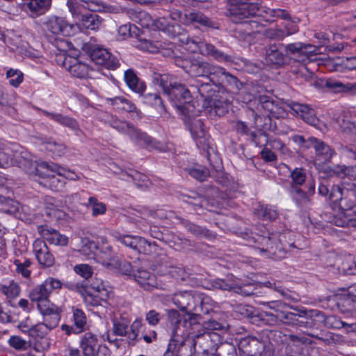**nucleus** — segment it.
<instances>
[{
  "instance_id": "1",
  "label": "nucleus",
  "mask_w": 356,
  "mask_h": 356,
  "mask_svg": "<svg viewBox=\"0 0 356 356\" xmlns=\"http://www.w3.org/2000/svg\"><path fill=\"white\" fill-rule=\"evenodd\" d=\"M318 193L323 196L329 194L330 200L339 207V213L330 220L332 224L339 227H356V184H348L342 188L334 185L330 193L327 186L320 184Z\"/></svg>"
},
{
  "instance_id": "2",
  "label": "nucleus",
  "mask_w": 356,
  "mask_h": 356,
  "mask_svg": "<svg viewBox=\"0 0 356 356\" xmlns=\"http://www.w3.org/2000/svg\"><path fill=\"white\" fill-rule=\"evenodd\" d=\"M172 77L168 74H156L154 81L162 88L173 106L181 113H190L194 105L191 104V95L189 90L183 84L172 82Z\"/></svg>"
},
{
  "instance_id": "3",
  "label": "nucleus",
  "mask_w": 356,
  "mask_h": 356,
  "mask_svg": "<svg viewBox=\"0 0 356 356\" xmlns=\"http://www.w3.org/2000/svg\"><path fill=\"white\" fill-rule=\"evenodd\" d=\"M31 301L36 305V307L42 315L46 329L51 330L56 327L60 320L62 309L53 303L46 293L42 284L33 288L29 294Z\"/></svg>"
},
{
  "instance_id": "4",
  "label": "nucleus",
  "mask_w": 356,
  "mask_h": 356,
  "mask_svg": "<svg viewBox=\"0 0 356 356\" xmlns=\"http://www.w3.org/2000/svg\"><path fill=\"white\" fill-rule=\"evenodd\" d=\"M228 15L233 17L232 20L236 23H246L243 19L256 15L263 17L266 22H273L274 19H269L270 13L268 10H275L266 7H259L256 3L250 0H227Z\"/></svg>"
},
{
  "instance_id": "5",
  "label": "nucleus",
  "mask_w": 356,
  "mask_h": 356,
  "mask_svg": "<svg viewBox=\"0 0 356 356\" xmlns=\"http://www.w3.org/2000/svg\"><path fill=\"white\" fill-rule=\"evenodd\" d=\"M289 178L290 192L293 200L300 205L308 202L315 193L314 181L307 180L305 170L300 168L292 170Z\"/></svg>"
},
{
  "instance_id": "6",
  "label": "nucleus",
  "mask_w": 356,
  "mask_h": 356,
  "mask_svg": "<svg viewBox=\"0 0 356 356\" xmlns=\"http://www.w3.org/2000/svg\"><path fill=\"white\" fill-rule=\"evenodd\" d=\"M106 122L119 132L128 135L131 140L139 145H152L161 152H166L170 149V147L161 144V142L153 140L145 133L142 132L127 121L122 120L115 116H111Z\"/></svg>"
},
{
  "instance_id": "7",
  "label": "nucleus",
  "mask_w": 356,
  "mask_h": 356,
  "mask_svg": "<svg viewBox=\"0 0 356 356\" xmlns=\"http://www.w3.org/2000/svg\"><path fill=\"white\" fill-rule=\"evenodd\" d=\"M19 330L29 337L30 346L36 352L47 350L51 346V341L47 337V332L44 330V320L38 324H34L29 318L20 321L17 325Z\"/></svg>"
},
{
  "instance_id": "8",
  "label": "nucleus",
  "mask_w": 356,
  "mask_h": 356,
  "mask_svg": "<svg viewBox=\"0 0 356 356\" xmlns=\"http://www.w3.org/2000/svg\"><path fill=\"white\" fill-rule=\"evenodd\" d=\"M179 40L186 45V48L191 52H199L203 56H211L220 63H234V58L232 56L225 54L210 43L203 42L197 37L190 38L183 35Z\"/></svg>"
},
{
  "instance_id": "9",
  "label": "nucleus",
  "mask_w": 356,
  "mask_h": 356,
  "mask_svg": "<svg viewBox=\"0 0 356 356\" xmlns=\"http://www.w3.org/2000/svg\"><path fill=\"white\" fill-rule=\"evenodd\" d=\"M67 6L73 19L79 21L74 24L76 33L77 31H97L101 26L102 19L95 13L84 14L83 10H81V3L78 0H67Z\"/></svg>"
},
{
  "instance_id": "10",
  "label": "nucleus",
  "mask_w": 356,
  "mask_h": 356,
  "mask_svg": "<svg viewBox=\"0 0 356 356\" xmlns=\"http://www.w3.org/2000/svg\"><path fill=\"white\" fill-rule=\"evenodd\" d=\"M184 120L187 124L191 136L199 148L206 149L209 146V136L207 134L203 122L201 119L196 118L194 108L190 113L185 112Z\"/></svg>"
},
{
  "instance_id": "11",
  "label": "nucleus",
  "mask_w": 356,
  "mask_h": 356,
  "mask_svg": "<svg viewBox=\"0 0 356 356\" xmlns=\"http://www.w3.org/2000/svg\"><path fill=\"white\" fill-rule=\"evenodd\" d=\"M201 316L199 314L186 312L183 316L182 332L187 337L193 341V346H195L196 339L204 334L203 323H201Z\"/></svg>"
},
{
  "instance_id": "12",
  "label": "nucleus",
  "mask_w": 356,
  "mask_h": 356,
  "mask_svg": "<svg viewBox=\"0 0 356 356\" xmlns=\"http://www.w3.org/2000/svg\"><path fill=\"white\" fill-rule=\"evenodd\" d=\"M44 24L46 31L56 36H71L76 33L75 25L62 17L49 16Z\"/></svg>"
},
{
  "instance_id": "13",
  "label": "nucleus",
  "mask_w": 356,
  "mask_h": 356,
  "mask_svg": "<svg viewBox=\"0 0 356 356\" xmlns=\"http://www.w3.org/2000/svg\"><path fill=\"white\" fill-rule=\"evenodd\" d=\"M113 236L125 246L129 247L139 253L149 254L152 252V245L140 236L124 235L118 232H113Z\"/></svg>"
},
{
  "instance_id": "14",
  "label": "nucleus",
  "mask_w": 356,
  "mask_h": 356,
  "mask_svg": "<svg viewBox=\"0 0 356 356\" xmlns=\"http://www.w3.org/2000/svg\"><path fill=\"white\" fill-rule=\"evenodd\" d=\"M91 60L96 65H102L108 70L117 69L120 63L119 60L111 55L106 49L99 46L92 47L90 51Z\"/></svg>"
},
{
  "instance_id": "15",
  "label": "nucleus",
  "mask_w": 356,
  "mask_h": 356,
  "mask_svg": "<svg viewBox=\"0 0 356 356\" xmlns=\"http://www.w3.org/2000/svg\"><path fill=\"white\" fill-rule=\"evenodd\" d=\"M99 250L95 253V259L97 262L109 268H116L118 260L115 257L111 245L108 243V240L104 236L99 237Z\"/></svg>"
},
{
  "instance_id": "16",
  "label": "nucleus",
  "mask_w": 356,
  "mask_h": 356,
  "mask_svg": "<svg viewBox=\"0 0 356 356\" xmlns=\"http://www.w3.org/2000/svg\"><path fill=\"white\" fill-rule=\"evenodd\" d=\"M59 165L52 162L40 161L35 168L36 175L44 179H49L51 184H54L55 189L60 190L64 186V181L56 179L55 175L58 174Z\"/></svg>"
},
{
  "instance_id": "17",
  "label": "nucleus",
  "mask_w": 356,
  "mask_h": 356,
  "mask_svg": "<svg viewBox=\"0 0 356 356\" xmlns=\"http://www.w3.org/2000/svg\"><path fill=\"white\" fill-rule=\"evenodd\" d=\"M291 108L306 123L316 127L322 131L327 129L326 125L321 122L316 118L315 111L308 105L293 103L291 106Z\"/></svg>"
},
{
  "instance_id": "18",
  "label": "nucleus",
  "mask_w": 356,
  "mask_h": 356,
  "mask_svg": "<svg viewBox=\"0 0 356 356\" xmlns=\"http://www.w3.org/2000/svg\"><path fill=\"white\" fill-rule=\"evenodd\" d=\"M191 291H180L173 294L172 298L174 305L182 311L188 309L197 312L198 308L195 305L196 300H199Z\"/></svg>"
},
{
  "instance_id": "19",
  "label": "nucleus",
  "mask_w": 356,
  "mask_h": 356,
  "mask_svg": "<svg viewBox=\"0 0 356 356\" xmlns=\"http://www.w3.org/2000/svg\"><path fill=\"white\" fill-rule=\"evenodd\" d=\"M80 348L84 356H99V350L106 348L102 346L97 336L90 332H86L81 338Z\"/></svg>"
},
{
  "instance_id": "20",
  "label": "nucleus",
  "mask_w": 356,
  "mask_h": 356,
  "mask_svg": "<svg viewBox=\"0 0 356 356\" xmlns=\"http://www.w3.org/2000/svg\"><path fill=\"white\" fill-rule=\"evenodd\" d=\"M188 339V337L182 332L179 333L178 330L173 331L165 356H185L187 350L186 343Z\"/></svg>"
},
{
  "instance_id": "21",
  "label": "nucleus",
  "mask_w": 356,
  "mask_h": 356,
  "mask_svg": "<svg viewBox=\"0 0 356 356\" xmlns=\"http://www.w3.org/2000/svg\"><path fill=\"white\" fill-rule=\"evenodd\" d=\"M19 147L16 143L0 139V165L6 167L17 160Z\"/></svg>"
},
{
  "instance_id": "22",
  "label": "nucleus",
  "mask_w": 356,
  "mask_h": 356,
  "mask_svg": "<svg viewBox=\"0 0 356 356\" xmlns=\"http://www.w3.org/2000/svg\"><path fill=\"white\" fill-rule=\"evenodd\" d=\"M33 252L40 264L50 267L54 265L55 259L50 252L46 243L41 239H36L33 244Z\"/></svg>"
},
{
  "instance_id": "23",
  "label": "nucleus",
  "mask_w": 356,
  "mask_h": 356,
  "mask_svg": "<svg viewBox=\"0 0 356 356\" xmlns=\"http://www.w3.org/2000/svg\"><path fill=\"white\" fill-rule=\"evenodd\" d=\"M134 280L145 290L151 291L159 287L156 277L145 269L140 268L132 274Z\"/></svg>"
},
{
  "instance_id": "24",
  "label": "nucleus",
  "mask_w": 356,
  "mask_h": 356,
  "mask_svg": "<svg viewBox=\"0 0 356 356\" xmlns=\"http://www.w3.org/2000/svg\"><path fill=\"white\" fill-rule=\"evenodd\" d=\"M38 232L42 238L51 244L59 246H65L68 244V237L54 229L41 226L38 227Z\"/></svg>"
},
{
  "instance_id": "25",
  "label": "nucleus",
  "mask_w": 356,
  "mask_h": 356,
  "mask_svg": "<svg viewBox=\"0 0 356 356\" xmlns=\"http://www.w3.org/2000/svg\"><path fill=\"white\" fill-rule=\"evenodd\" d=\"M284 45L282 44H273L268 46L266 51V61L268 65L280 66L285 63V56L283 54Z\"/></svg>"
},
{
  "instance_id": "26",
  "label": "nucleus",
  "mask_w": 356,
  "mask_h": 356,
  "mask_svg": "<svg viewBox=\"0 0 356 356\" xmlns=\"http://www.w3.org/2000/svg\"><path fill=\"white\" fill-rule=\"evenodd\" d=\"M106 102L115 109L121 110L129 113H136L138 119L141 118V113L137 110L136 106L124 96H118L112 98H106Z\"/></svg>"
},
{
  "instance_id": "27",
  "label": "nucleus",
  "mask_w": 356,
  "mask_h": 356,
  "mask_svg": "<svg viewBox=\"0 0 356 356\" xmlns=\"http://www.w3.org/2000/svg\"><path fill=\"white\" fill-rule=\"evenodd\" d=\"M333 266L337 267L339 273L356 274V262L350 254L337 257Z\"/></svg>"
},
{
  "instance_id": "28",
  "label": "nucleus",
  "mask_w": 356,
  "mask_h": 356,
  "mask_svg": "<svg viewBox=\"0 0 356 356\" xmlns=\"http://www.w3.org/2000/svg\"><path fill=\"white\" fill-rule=\"evenodd\" d=\"M64 65L70 74L77 78H85L88 75L90 67L84 63L80 62L76 58L65 60Z\"/></svg>"
},
{
  "instance_id": "29",
  "label": "nucleus",
  "mask_w": 356,
  "mask_h": 356,
  "mask_svg": "<svg viewBox=\"0 0 356 356\" xmlns=\"http://www.w3.org/2000/svg\"><path fill=\"white\" fill-rule=\"evenodd\" d=\"M311 147H314L317 156L325 161H330L334 154V150L324 142L314 137L309 138Z\"/></svg>"
},
{
  "instance_id": "30",
  "label": "nucleus",
  "mask_w": 356,
  "mask_h": 356,
  "mask_svg": "<svg viewBox=\"0 0 356 356\" xmlns=\"http://www.w3.org/2000/svg\"><path fill=\"white\" fill-rule=\"evenodd\" d=\"M51 0H31L24 3V6L32 17L44 14L51 6Z\"/></svg>"
},
{
  "instance_id": "31",
  "label": "nucleus",
  "mask_w": 356,
  "mask_h": 356,
  "mask_svg": "<svg viewBox=\"0 0 356 356\" xmlns=\"http://www.w3.org/2000/svg\"><path fill=\"white\" fill-rule=\"evenodd\" d=\"M124 79L127 86L134 92L142 94L146 89L144 82L140 81L136 73L132 70L124 72Z\"/></svg>"
},
{
  "instance_id": "32",
  "label": "nucleus",
  "mask_w": 356,
  "mask_h": 356,
  "mask_svg": "<svg viewBox=\"0 0 356 356\" xmlns=\"http://www.w3.org/2000/svg\"><path fill=\"white\" fill-rule=\"evenodd\" d=\"M284 50L286 51V55L298 54L300 55H306L307 58H310L312 54H316L313 46L303 44L300 42L291 43L284 46Z\"/></svg>"
},
{
  "instance_id": "33",
  "label": "nucleus",
  "mask_w": 356,
  "mask_h": 356,
  "mask_svg": "<svg viewBox=\"0 0 356 356\" xmlns=\"http://www.w3.org/2000/svg\"><path fill=\"white\" fill-rule=\"evenodd\" d=\"M209 63L201 60H193L189 66H184L186 73L193 76H208Z\"/></svg>"
},
{
  "instance_id": "34",
  "label": "nucleus",
  "mask_w": 356,
  "mask_h": 356,
  "mask_svg": "<svg viewBox=\"0 0 356 356\" xmlns=\"http://www.w3.org/2000/svg\"><path fill=\"white\" fill-rule=\"evenodd\" d=\"M90 291L89 289H87V293H92L94 296L98 298L104 302H106L108 298L112 295L111 290L106 286L103 282L100 280L96 279L91 284Z\"/></svg>"
},
{
  "instance_id": "35",
  "label": "nucleus",
  "mask_w": 356,
  "mask_h": 356,
  "mask_svg": "<svg viewBox=\"0 0 356 356\" xmlns=\"http://www.w3.org/2000/svg\"><path fill=\"white\" fill-rule=\"evenodd\" d=\"M199 24L203 26L212 27L213 24L210 19L204 14L200 12H188L184 17V24Z\"/></svg>"
},
{
  "instance_id": "36",
  "label": "nucleus",
  "mask_w": 356,
  "mask_h": 356,
  "mask_svg": "<svg viewBox=\"0 0 356 356\" xmlns=\"http://www.w3.org/2000/svg\"><path fill=\"white\" fill-rule=\"evenodd\" d=\"M325 86L334 92H355L356 91V83H343L335 79H327Z\"/></svg>"
},
{
  "instance_id": "37",
  "label": "nucleus",
  "mask_w": 356,
  "mask_h": 356,
  "mask_svg": "<svg viewBox=\"0 0 356 356\" xmlns=\"http://www.w3.org/2000/svg\"><path fill=\"white\" fill-rule=\"evenodd\" d=\"M44 115L60 124L67 127L72 130H76L79 128L77 122L68 116L63 115L60 113H49L46 111H42Z\"/></svg>"
},
{
  "instance_id": "38",
  "label": "nucleus",
  "mask_w": 356,
  "mask_h": 356,
  "mask_svg": "<svg viewBox=\"0 0 356 356\" xmlns=\"http://www.w3.org/2000/svg\"><path fill=\"white\" fill-rule=\"evenodd\" d=\"M78 251L87 257L95 258L96 250L98 245L90 238L82 237L80 238L79 243L77 245Z\"/></svg>"
},
{
  "instance_id": "39",
  "label": "nucleus",
  "mask_w": 356,
  "mask_h": 356,
  "mask_svg": "<svg viewBox=\"0 0 356 356\" xmlns=\"http://www.w3.org/2000/svg\"><path fill=\"white\" fill-rule=\"evenodd\" d=\"M41 143L44 145L46 150L51 152L54 156H62L67 150V147L63 143H58L52 138L42 140Z\"/></svg>"
},
{
  "instance_id": "40",
  "label": "nucleus",
  "mask_w": 356,
  "mask_h": 356,
  "mask_svg": "<svg viewBox=\"0 0 356 356\" xmlns=\"http://www.w3.org/2000/svg\"><path fill=\"white\" fill-rule=\"evenodd\" d=\"M152 29L163 31L168 35L175 37L177 33V31L180 30V26L179 25L172 26L168 23V20L165 17H162L154 19V24H152Z\"/></svg>"
},
{
  "instance_id": "41",
  "label": "nucleus",
  "mask_w": 356,
  "mask_h": 356,
  "mask_svg": "<svg viewBox=\"0 0 356 356\" xmlns=\"http://www.w3.org/2000/svg\"><path fill=\"white\" fill-rule=\"evenodd\" d=\"M112 322L113 331L115 335L120 337L127 335L130 323V321L127 318L123 316H120L119 318L115 317Z\"/></svg>"
},
{
  "instance_id": "42",
  "label": "nucleus",
  "mask_w": 356,
  "mask_h": 356,
  "mask_svg": "<svg viewBox=\"0 0 356 356\" xmlns=\"http://www.w3.org/2000/svg\"><path fill=\"white\" fill-rule=\"evenodd\" d=\"M332 174L339 178H348L356 180V165L347 167L346 165H337L332 170Z\"/></svg>"
},
{
  "instance_id": "43",
  "label": "nucleus",
  "mask_w": 356,
  "mask_h": 356,
  "mask_svg": "<svg viewBox=\"0 0 356 356\" xmlns=\"http://www.w3.org/2000/svg\"><path fill=\"white\" fill-rule=\"evenodd\" d=\"M72 318L74 321V327L75 333H80L85 329L87 318L85 313L80 309L74 308L72 309Z\"/></svg>"
},
{
  "instance_id": "44",
  "label": "nucleus",
  "mask_w": 356,
  "mask_h": 356,
  "mask_svg": "<svg viewBox=\"0 0 356 356\" xmlns=\"http://www.w3.org/2000/svg\"><path fill=\"white\" fill-rule=\"evenodd\" d=\"M86 206L91 209L92 216L94 217L103 215L106 213V207L105 204L99 202L95 197H89Z\"/></svg>"
},
{
  "instance_id": "45",
  "label": "nucleus",
  "mask_w": 356,
  "mask_h": 356,
  "mask_svg": "<svg viewBox=\"0 0 356 356\" xmlns=\"http://www.w3.org/2000/svg\"><path fill=\"white\" fill-rule=\"evenodd\" d=\"M256 214L261 219L266 220H274L277 218V211L270 206L259 205L255 209Z\"/></svg>"
},
{
  "instance_id": "46",
  "label": "nucleus",
  "mask_w": 356,
  "mask_h": 356,
  "mask_svg": "<svg viewBox=\"0 0 356 356\" xmlns=\"http://www.w3.org/2000/svg\"><path fill=\"white\" fill-rule=\"evenodd\" d=\"M191 177L200 181H205L209 176V170L202 165H195L185 170Z\"/></svg>"
},
{
  "instance_id": "47",
  "label": "nucleus",
  "mask_w": 356,
  "mask_h": 356,
  "mask_svg": "<svg viewBox=\"0 0 356 356\" xmlns=\"http://www.w3.org/2000/svg\"><path fill=\"white\" fill-rule=\"evenodd\" d=\"M0 291L7 298L14 299L19 295L21 289L17 283L11 281L8 284H2L0 286Z\"/></svg>"
},
{
  "instance_id": "48",
  "label": "nucleus",
  "mask_w": 356,
  "mask_h": 356,
  "mask_svg": "<svg viewBox=\"0 0 356 356\" xmlns=\"http://www.w3.org/2000/svg\"><path fill=\"white\" fill-rule=\"evenodd\" d=\"M213 286L222 290H234L238 287V279L233 277L227 280L216 279L213 281Z\"/></svg>"
},
{
  "instance_id": "49",
  "label": "nucleus",
  "mask_w": 356,
  "mask_h": 356,
  "mask_svg": "<svg viewBox=\"0 0 356 356\" xmlns=\"http://www.w3.org/2000/svg\"><path fill=\"white\" fill-rule=\"evenodd\" d=\"M298 29L294 27L292 31H288L286 33L284 30L280 29H269L265 31V35L270 39L282 40L286 36L293 34L298 31Z\"/></svg>"
},
{
  "instance_id": "50",
  "label": "nucleus",
  "mask_w": 356,
  "mask_h": 356,
  "mask_svg": "<svg viewBox=\"0 0 356 356\" xmlns=\"http://www.w3.org/2000/svg\"><path fill=\"white\" fill-rule=\"evenodd\" d=\"M81 3V10L88 9L94 12H101L105 8L101 0H78Z\"/></svg>"
},
{
  "instance_id": "51",
  "label": "nucleus",
  "mask_w": 356,
  "mask_h": 356,
  "mask_svg": "<svg viewBox=\"0 0 356 356\" xmlns=\"http://www.w3.org/2000/svg\"><path fill=\"white\" fill-rule=\"evenodd\" d=\"M167 316L169 323L172 327V332L178 330L179 326L183 323V317L181 318L179 312L174 309L167 310Z\"/></svg>"
},
{
  "instance_id": "52",
  "label": "nucleus",
  "mask_w": 356,
  "mask_h": 356,
  "mask_svg": "<svg viewBox=\"0 0 356 356\" xmlns=\"http://www.w3.org/2000/svg\"><path fill=\"white\" fill-rule=\"evenodd\" d=\"M9 346L16 350H26L30 346L29 340L26 341L25 339L17 335L10 337L8 340Z\"/></svg>"
},
{
  "instance_id": "53",
  "label": "nucleus",
  "mask_w": 356,
  "mask_h": 356,
  "mask_svg": "<svg viewBox=\"0 0 356 356\" xmlns=\"http://www.w3.org/2000/svg\"><path fill=\"white\" fill-rule=\"evenodd\" d=\"M41 284L44 289H46V293L49 298L54 291L60 289L63 285L59 280L51 277L47 278Z\"/></svg>"
},
{
  "instance_id": "54",
  "label": "nucleus",
  "mask_w": 356,
  "mask_h": 356,
  "mask_svg": "<svg viewBox=\"0 0 356 356\" xmlns=\"http://www.w3.org/2000/svg\"><path fill=\"white\" fill-rule=\"evenodd\" d=\"M134 20L138 22L143 27L152 28L154 19L145 11L140 10L134 14Z\"/></svg>"
},
{
  "instance_id": "55",
  "label": "nucleus",
  "mask_w": 356,
  "mask_h": 356,
  "mask_svg": "<svg viewBox=\"0 0 356 356\" xmlns=\"http://www.w3.org/2000/svg\"><path fill=\"white\" fill-rule=\"evenodd\" d=\"M229 109V103L226 101L221 102L219 100H215L213 102V106L209 110V112L211 115L222 116L224 115Z\"/></svg>"
},
{
  "instance_id": "56",
  "label": "nucleus",
  "mask_w": 356,
  "mask_h": 356,
  "mask_svg": "<svg viewBox=\"0 0 356 356\" xmlns=\"http://www.w3.org/2000/svg\"><path fill=\"white\" fill-rule=\"evenodd\" d=\"M226 72L224 67L209 63L207 77H210L211 80L216 79V81L221 82Z\"/></svg>"
},
{
  "instance_id": "57",
  "label": "nucleus",
  "mask_w": 356,
  "mask_h": 356,
  "mask_svg": "<svg viewBox=\"0 0 356 356\" xmlns=\"http://www.w3.org/2000/svg\"><path fill=\"white\" fill-rule=\"evenodd\" d=\"M14 264L16 266V272L18 274H21L24 277H29L31 275V271L29 270V268L31 265V261L29 259H24L23 261H21L18 259L15 260Z\"/></svg>"
},
{
  "instance_id": "58",
  "label": "nucleus",
  "mask_w": 356,
  "mask_h": 356,
  "mask_svg": "<svg viewBox=\"0 0 356 356\" xmlns=\"http://www.w3.org/2000/svg\"><path fill=\"white\" fill-rule=\"evenodd\" d=\"M9 83L13 87H17L23 81V74L17 70H9L6 73Z\"/></svg>"
},
{
  "instance_id": "59",
  "label": "nucleus",
  "mask_w": 356,
  "mask_h": 356,
  "mask_svg": "<svg viewBox=\"0 0 356 356\" xmlns=\"http://www.w3.org/2000/svg\"><path fill=\"white\" fill-rule=\"evenodd\" d=\"M126 177L131 178L135 184L139 186H147V183L149 181L147 177L138 172H134L133 173L126 172L125 174H122V179H125Z\"/></svg>"
},
{
  "instance_id": "60",
  "label": "nucleus",
  "mask_w": 356,
  "mask_h": 356,
  "mask_svg": "<svg viewBox=\"0 0 356 356\" xmlns=\"http://www.w3.org/2000/svg\"><path fill=\"white\" fill-rule=\"evenodd\" d=\"M185 227L186 229L197 237H207L209 236V230L200 226L194 225L191 222H186Z\"/></svg>"
},
{
  "instance_id": "61",
  "label": "nucleus",
  "mask_w": 356,
  "mask_h": 356,
  "mask_svg": "<svg viewBox=\"0 0 356 356\" xmlns=\"http://www.w3.org/2000/svg\"><path fill=\"white\" fill-rule=\"evenodd\" d=\"M199 298V300H196V302H200V307H197L198 312L208 314L211 309H212V306L214 304L213 300L211 299L209 296H203L202 298H200L199 296H197Z\"/></svg>"
},
{
  "instance_id": "62",
  "label": "nucleus",
  "mask_w": 356,
  "mask_h": 356,
  "mask_svg": "<svg viewBox=\"0 0 356 356\" xmlns=\"http://www.w3.org/2000/svg\"><path fill=\"white\" fill-rule=\"evenodd\" d=\"M74 272L85 279L90 277L93 273V270L88 264H81L76 265L74 268Z\"/></svg>"
},
{
  "instance_id": "63",
  "label": "nucleus",
  "mask_w": 356,
  "mask_h": 356,
  "mask_svg": "<svg viewBox=\"0 0 356 356\" xmlns=\"http://www.w3.org/2000/svg\"><path fill=\"white\" fill-rule=\"evenodd\" d=\"M143 325V320L141 318H137L130 325L131 332L129 333V338L131 340H136L138 335L140 329Z\"/></svg>"
},
{
  "instance_id": "64",
  "label": "nucleus",
  "mask_w": 356,
  "mask_h": 356,
  "mask_svg": "<svg viewBox=\"0 0 356 356\" xmlns=\"http://www.w3.org/2000/svg\"><path fill=\"white\" fill-rule=\"evenodd\" d=\"M270 147L274 150H277L282 154H289L291 153L289 149L280 139H274L268 143Z\"/></svg>"
}]
</instances>
